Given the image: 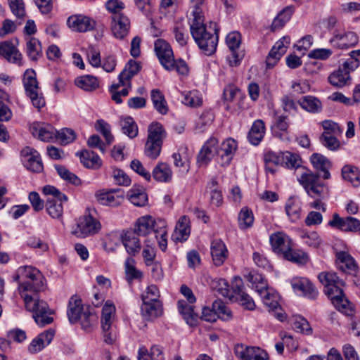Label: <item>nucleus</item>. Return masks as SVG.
I'll use <instances>...</instances> for the list:
<instances>
[{
  "label": "nucleus",
  "mask_w": 360,
  "mask_h": 360,
  "mask_svg": "<svg viewBox=\"0 0 360 360\" xmlns=\"http://www.w3.org/2000/svg\"><path fill=\"white\" fill-rule=\"evenodd\" d=\"M13 281L19 283L18 291L25 309L32 312L37 324L43 327L52 323L53 319L50 316L52 311L38 295L46 288V279L42 274L33 266H22L17 269Z\"/></svg>",
  "instance_id": "nucleus-1"
},
{
  "label": "nucleus",
  "mask_w": 360,
  "mask_h": 360,
  "mask_svg": "<svg viewBox=\"0 0 360 360\" xmlns=\"http://www.w3.org/2000/svg\"><path fill=\"white\" fill-rule=\"evenodd\" d=\"M205 0H191L193 9L192 15L193 18L190 22L191 34L198 45L199 48L210 56L215 52L217 42L218 34L216 29V24L210 22L209 27L204 24V17L200 6Z\"/></svg>",
  "instance_id": "nucleus-2"
},
{
  "label": "nucleus",
  "mask_w": 360,
  "mask_h": 360,
  "mask_svg": "<svg viewBox=\"0 0 360 360\" xmlns=\"http://www.w3.org/2000/svg\"><path fill=\"white\" fill-rule=\"evenodd\" d=\"M141 236L154 232L159 248L165 252L167 248V226L165 220L155 219L150 215L139 217L132 229Z\"/></svg>",
  "instance_id": "nucleus-3"
},
{
  "label": "nucleus",
  "mask_w": 360,
  "mask_h": 360,
  "mask_svg": "<svg viewBox=\"0 0 360 360\" xmlns=\"http://www.w3.org/2000/svg\"><path fill=\"white\" fill-rule=\"evenodd\" d=\"M318 278L324 286L325 294L330 299L333 304L338 310L345 309L348 301L344 295L341 288L345 285L344 281L339 278L334 272H321Z\"/></svg>",
  "instance_id": "nucleus-4"
},
{
  "label": "nucleus",
  "mask_w": 360,
  "mask_h": 360,
  "mask_svg": "<svg viewBox=\"0 0 360 360\" xmlns=\"http://www.w3.org/2000/svg\"><path fill=\"white\" fill-rule=\"evenodd\" d=\"M141 70L139 63L129 60L126 64L123 70L118 76L119 82L112 84L110 87V92L112 94V99L117 103H122V96H127L131 89V79Z\"/></svg>",
  "instance_id": "nucleus-5"
},
{
  "label": "nucleus",
  "mask_w": 360,
  "mask_h": 360,
  "mask_svg": "<svg viewBox=\"0 0 360 360\" xmlns=\"http://www.w3.org/2000/svg\"><path fill=\"white\" fill-rule=\"evenodd\" d=\"M155 51L161 65L167 70H176L179 75H186L188 68L183 60H175L171 46L164 39H158L155 42Z\"/></svg>",
  "instance_id": "nucleus-6"
},
{
  "label": "nucleus",
  "mask_w": 360,
  "mask_h": 360,
  "mask_svg": "<svg viewBox=\"0 0 360 360\" xmlns=\"http://www.w3.org/2000/svg\"><path fill=\"white\" fill-rule=\"evenodd\" d=\"M297 180L311 198H328V188L325 184L320 181L318 174L307 168L302 167Z\"/></svg>",
  "instance_id": "nucleus-7"
},
{
  "label": "nucleus",
  "mask_w": 360,
  "mask_h": 360,
  "mask_svg": "<svg viewBox=\"0 0 360 360\" xmlns=\"http://www.w3.org/2000/svg\"><path fill=\"white\" fill-rule=\"evenodd\" d=\"M165 131L162 125L158 122H153L148 129V139L145 146L146 155L156 159L160 154Z\"/></svg>",
  "instance_id": "nucleus-8"
},
{
  "label": "nucleus",
  "mask_w": 360,
  "mask_h": 360,
  "mask_svg": "<svg viewBox=\"0 0 360 360\" xmlns=\"http://www.w3.org/2000/svg\"><path fill=\"white\" fill-rule=\"evenodd\" d=\"M23 85L25 94L30 98L33 106L39 110L44 107L45 98L39 86L36 72L33 70H27L25 72Z\"/></svg>",
  "instance_id": "nucleus-9"
},
{
  "label": "nucleus",
  "mask_w": 360,
  "mask_h": 360,
  "mask_svg": "<svg viewBox=\"0 0 360 360\" xmlns=\"http://www.w3.org/2000/svg\"><path fill=\"white\" fill-rule=\"evenodd\" d=\"M45 195H51L48 198L46 203V210L48 214L53 219L62 217L63 212V202L68 201V197L53 186H46L43 188Z\"/></svg>",
  "instance_id": "nucleus-10"
},
{
  "label": "nucleus",
  "mask_w": 360,
  "mask_h": 360,
  "mask_svg": "<svg viewBox=\"0 0 360 360\" xmlns=\"http://www.w3.org/2000/svg\"><path fill=\"white\" fill-rule=\"evenodd\" d=\"M101 229V222L91 214H88L79 219L72 233L78 238H86L97 234Z\"/></svg>",
  "instance_id": "nucleus-11"
},
{
  "label": "nucleus",
  "mask_w": 360,
  "mask_h": 360,
  "mask_svg": "<svg viewBox=\"0 0 360 360\" xmlns=\"http://www.w3.org/2000/svg\"><path fill=\"white\" fill-rule=\"evenodd\" d=\"M238 148L237 142L231 138L225 139L219 145L217 163L221 167L229 166Z\"/></svg>",
  "instance_id": "nucleus-12"
},
{
  "label": "nucleus",
  "mask_w": 360,
  "mask_h": 360,
  "mask_svg": "<svg viewBox=\"0 0 360 360\" xmlns=\"http://www.w3.org/2000/svg\"><path fill=\"white\" fill-rule=\"evenodd\" d=\"M218 140L210 137L202 146L198 155V164L200 167L207 166L212 158L217 155L218 158Z\"/></svg>",
  "instance_id": "nucleus-13"
},
{
  "label": "nucleus",
  "mask_w": 360,
  "mask_h": 360,
  "mask_svg": "<svg viewBox=\"0 0 360 360\" xmlns=\"http://www.w3.org/2000/svg\"><path fill=\"white\" fill-rule=\"evenodd\" d=\"M24 166L33 172H41L43 164L39 153L32 148L25 147L21 151Z\"/></svg>",
  "instance_id": "nucleus-14"
},
{
  "label": "nucleus",
  "mask_w": 360,
  "mask_h": 360,
  "mask_svg": "<svg viewBox=\"0 0 360 360\" xmlns=\"http://www.w3.org/2000/svg\"><path fill=\"white\" fill-rule=\"evenodd\" d=\"M67 23L70 28L79 32H85L94 30L96 21L84 15H73L68 18Z\"/></svg>",
  "instance_id": "nucleus-15"
},
{
  "label": "nucleus",
  "mask_w": 360,
  "mask_h": 360,
  "mask_svg": "<svg viewBox=\"0 0 360 360\" xmlns=\"http://www.w3.org/2000/svg\"><path fill=\"white\" fill-rule=\"evenodd\" d=\"M139 236V234L132 229L124 231L121 236L122 243L131 256H135L141 251V243Z\"/></svg>",
  "instance_id": "nucleus-16"
},
{
  "label": "nucleus",
  "mask_w": 360,
  "mask_h": 360,
  "mask_svg": "<svg viewBox=\"0 0 360 360\" xmlns=\"http://www.w3.org/2000/svg\"><path fill=\"white\" fill-rule=\"evenodd\" d=\"M328 225L342 231H357L360 230V221L356 218L348 217L342 218L338 214L334 213Z\"/></svg>",
  "instance_id": "nucleus-17"
},
{
  "label": "nucleus",
  "mask_w": 360,
  "mask_h": 360,
  "mask_svg": "<svg viewBox=\"0 0 360 360\" xmlns=\"http://www.w3.org/2000/svg\"><path fill=\"white\" fill-rule=\"evenodd\" d=\"M32 135L42 141H53L57 137V130L51 124L34 123L30 127Z\"/></svg>",
  "instance_id": "nucleus-18"
},
{
  "label": "nucleus",
  "mask_w": 360,
  "mask_h": 360,
  "mask_svg": "<svg viewBox=\"0 0 360 360\" xmlns=\"http://www.w3.org/2000/svg\"><path fill=\"white\" fill-rule=\"evenodd\" d=\"M359 39L356 33L347 32L344 33H335L330 39V44L338 49H348L355 46L358 43Z\"/></svg>",
  "instance_id": "nucleus-19"
},
{
  "label": "nucleus",
  "mask_w": 360,
  "mask_h": 360,
  "mask_svg": "<svg viewBox=\"0 0 360 360\" xmlns=\"http://www.w3.org/2000/svg\"><path fill=\"white\" fill-rule=\"evenodd\" d=\"M130 21L125 15H121L111 18V30L113 35L120 39H124L129 33Z\"/></svg>",
  "instance_id": "nucleus-20"
},
{
  "label": "nucleus",
  "mask_w": 360,
  "mask_h": 360,
  "mask_svg": "<svg viewBox=\"0 0 360 360\" xmlns=\"http://www.w3.org/2000/svg\"><path fill=\"white\" fill-rule=\"evenodd\" d=\"M191 234L190 219L186 216H182L178 220L172 234V239L175 243H182L188 238Z\"/></svg>",
  "instance_id": "nucleus-21"
},
{
  "label": "nucleus",
  "mask_w": 360,
  "mask_h": 360,
  "mask_svg": "<svg viewBox=\"0 0 360 360\" xmlns=\"http://www.w3.org/2000/svg\"><path fill=\"white\" fill-rule=\"evenodd\" d=\"M0 56L10 63L21 64L22 54L12 41H5L0 43Z\"/></svg>",
  "instance_id": "nucleus-22"
},
{
  "label": "nucleus",
  "mask_w": 360,
  "mask_h": 360,
  "mask_svg": "<svg viewBox=\"0 0 360 360\" xmlns=\"http://www.w3.org/2000/svg\"><path fill=\"white\" fill-rule=\"evenodd\" d=\"M269 240L274 252L281 254L282 255H283L292 245L291 240L283 232L272 233L269 237Z\"/></svg>",
  "instance_id": "nucleus-23"
},
{
  "label": "nucleus",
  "mask_w": 360,
  "mask_h": 360,
  "mask_svg": "<svg viewBox=\"0 0 360 360\" xmlns=\"http://www.w3.org/2000/svg\"><path fill=\"white\" fill-rule=\"evenodd\" d=\"M174 159V165L179 168L180 172L186 174L190 169L191 155L187 146H181L177 152L172 155Z\"/></svg>",
  "instance_id": "nucleus-24"
},
{
  "label": "nucleus",
  "mask_w": 360,
  "mask_h": 360,
  "mask_svg": "<svg viewBox=\"0 0 360 360\" xmlns=\"http://www.w3.org/2000/svg\"><path fill=\"white\" fill-rule=\"evenodd\" d=\"M53 336L54 332L51 330H48L44 333H40L38 336L32 340L28 346V351L31 354H37L39 352L51 343Z\"/></svg>",
  "instance_id": "nucleus-25"
},
{
  "label": "nucleus",
  "mask_w": 360,
  "mask_h": 360,
  "mask_svg": "<svg viewBox=\"0 0 360 360\" xmlns=\"http://www.w3.org/2000/svg\"><path fill=\"white\" fill-rule=\"evenodd\" d=\"M210 248L214 265H222L228 256V250L224 243L220 239H214L212 241Z\"/></svg>",
  "instance_id": "nucleus-26"
},
{
  "label": "nucleus",
  "mask_w": 360,
  "mask_h": 360,
  "mask_svg": "<svg viewBox=\"0 0 360 360\" xmlns=\"http://www.w3.org/2000/svg\"><path fill=\"white\" fill-rule=\"evenodd\" d=\"M86 309L82 302V300L77 295H73L70 298L67 314L68 319L71 323L79 321L81 314Z\"/></svg>",
  "instance_id": "nucleus-27"
},
{
  "label": "nucleus",
  "mask_w": 360,
  "mask_h": 360,
  "mask_svg": "<svg viewBox=\"0 0 360 360\" xmlns=\"http://www.w3.org/2000/svg\"><path fill=\"white\" fill-rule=\"evenodd\" d=\"M335 257L340 270L349 274L356 271L357 264L349 253L345 251H339L336 252Z\"/></svg>",
  "instance_id": "nucleus-28"
},
{
  "label": "nucleus",
  "mask_w": 360,
  "mask_h": 360,
  "mask_svg": "<svg viewBox=\"0 0 360 360\" xmlns=\"http://www.w3.org/2000/svg\"><path fill=\"white\" fill-rule=\"evenodd\" d=\"M141 312L144 319L148 321L153 320L162 314V302H142V304L141 306Z\"/></svg>",
  "instance_id": "nucleus-29"
},
{
  "label": "nucleus",
  "mask_w": 360,
  "mask_h": 360,
  "mask_svg": "<svg viewBox=\"0 0 360 360\" xmlns=\"http://www.w3.org/2000/svg\"><path fill=\"white\" fill-rule=\"evenodd\" d=\"M328 82L333 86L342 88L349 86L352 82V77L348 72L345 71L342 67L333 72L328 77Z\"/></svg>",
  "instance_id": "nucleus-30"
},
{
  "label": "nucleus",
  "mask_w": 360,
  "mask_h": 360,
  "mask_svg": "<svg viewBox=\"0 0 360 360\" xmlns=\"http://www.w3.org/2000/svg\"><path fill=\"white\" fill-rule=\"evenodd\" d=\"M265 134V125L262 120H255L248 133V139L250 143L257 146L263 139Z\"/></svg>",
  "instance_id": "nucleus-31"
},
{
  "label": "nucleus",
  "mask_w": 360,
  "mask_h": 360,
  "mask_svg": "<svg viewBox=\"0 0 360 360\" xmlns=\"http://www.w3.org/2000/svg\"><path fill=\"white\" fill-rule=\"evenodd\" d=\"M115 307L110 301H107L103 307L101 314V327L107 330L112 326L115 317Z\"/></svg>",
  "instance_id": "nucleus-32"
},
{
  "label": "nucleus",
  "mask_w": 360,
  "mask_h": 360,
  "mask_svg": "<svg viewBox=\"0 0 360 360\" xmlns=\"http://www.w3.org/2000/svg\"><path fill=\"white\" fill-rule=\"evenodd\" d=\"M96 198L101 205L112 207L119 205L123 199L122 195L115 193V190L99 191L96 193Z\"/></svg>",
  "instance_id": "nucleus-33"
},
{
  "label": "nucleus",
  "mask_w": 360,
  "mask_h": 360,
  "mask_svg": "<svg viewBox=\"0 0 360 360\" xmlns=\"http://www.w3.org/2000/svg\"><path fill=\"white\" fill-rule=\"evenodd\" d=\"M310 160L314 167L323 172L322 177L324 179H330L329 169L331 167V163L325 156L319 153H314L311 156Z\"/></svg>",
  "instance_id": "nucleus-34"
},
{
  "label": "nucleus",
  "mask_w": 360,
  "mask_h": 360,
  "mask_svg": "<svg viewBox=\"0 0 360 360\" xmlns=\"http://www.w3.org/2000/svg\"><path fill=\"white\" fill-rule=\"evenodd\" d=\"M241 41L240 34L238 32H230L226 39V42L232 51L233 59L229 60L231 66H237L239 63V59L238 56L236 54V50L238 49Z\"/></svg>",
  "instance_id": "nucleus-35"
},
{
  "label": "nucleus",
  "mask_w": 360,
  "mask_h": 360,
  "mask_svg": "<svg viewBox=\"0 0 360 360\" xmlns=\"http://www.w3.org/2000/svg\"><path fill=\"white\" fill-rule=\"evenodd\" d=\"M124 273L129 283L134 280L141 281L143 277V272L136 267L135 260L131 257H127L124 262Z\"/></svg>",
  "instance_id": "nucleus-36"
},
{
  "label": "nucleus",
  "mask_w": 360,
  "mask_h": 360,
  "mask_svg": "<svg viewBox=\"0 0 360 360\" xmlns=\"http://www.w3.org/2000/svg\"><path fill=\"white\" fill-rule=\"evenodd\" d=\"M138 360H165L162 349L158 345H153L148 352L145 347L139 349Z\"/></svg>",
  "instance_id": "nucleus-37"
},
{
  "label": "nucleus",
  "mask_w": 360,
  "mask_h": 360,
  "mask_svg": "<svg viewBox=\"0 0 360 360\" xmlns=\"http://www.w3.org/2000/svg\"><path fill=\"white\" fill-rule=\"evenodd\" d=\"M152 174L154 179L158 182H169L172 179V171L165 162H159L154 167Z\"/></svg>",
  "instance_id": "nucleus-38"
},
{
  "label": "nucleus",
  "mask_w": 360,
  "mask_h": 360,
  "mask_svg": "<svg viewBox=\"0 0 360 360\" xmlns=\"http://www.w3.org/2000/svg\"><path fill=\"white\" fill-rule=\"evenodd\" d=\"M178 309L187 324L191 326L197 325L198 316L194 313L192 306L184 300H179L178 302Z\"/></svg>",
  "instance_id": "nucleus-39"
},
{
  "label": "nucleus",
  "mask_w": 360,
  "mask_h": 360,
  "mask_svg": "<svg viewBox=\"0 0 360 360\" xmlns=\"http://www.w3.org/2000/svg\"><path fill=\"white\" fill-rule=\"evenodd\" d=\"M301 108L311 113H319L322 110L321 101L313 96H305L299 101Z\"/></svg>",
  "instance_id": "nucleus-40"
},
{
  "label": "nucleus",
  "mask_w": 360,
  "mask_h": 360,
  "mask_svg": "<svg viewBox=\"0 0 360 360\" xmlns=\"http://www.w3.org/2000/svg\"><path fill=\"white\" fill-rule=\"evenodd\" d=\"M75 84L79 89L85 91H92L99 86V82L97 77L86 75L77 77L75 79Z\"/></svg>",
  "instance_id": "nucleus-41"
},
{
  "label": "nucleus",
  "mask_w": 360,
  "mask_h": 360,
  "mask_svg": "<svg viewBox=\"0 0 360 360\" xmlns=\"http://www.w3.org/2000/svg\"><path fill=\"white\" fill-rule=\"evenodd\" d=\"M262 299V302L269 311H275L279 307V296L277 292L268 288L258 293Z\"/></svg>",
  "instance_id": "nucleus-42"
},
{
  "label": "nucleus",
  "mask_w": 360,
  "mask_h": 360,
  "mask_svg": "<svg viewBox=\"0 0 360 360\" xmlns=\"http://www.w3.org/2000/svg\"><path fill=\"white\" fill-rule=\"evenodd\" d=\"M342 175L345 180L350 182L354 187L360 185V171L354 165H347L342 169Z\"/></svg>",
  "instance_id": "nucleus-43"
},
{
  "label": "nucleus",
  "mask_w": 360,
  "mask_h": 360,
  "mask_svg": "<svg viewBox=\"0 0 360 360\" xmlns=\"http://www.w3.org/2000/svg\"><path fill=\"white\" fill-rule=\"evenodd\" d=\"M81 162L87 168L98 169L102 165L99 156L93 151L84 150L80 155Z\"/></svg>",
  "instance_id": "nucleus-44"
},
{
  "label": "nucleus",
  "mask_w": 360,
  "mask_h": 360,
  "mask_svg": "<svg viewBox=\"0 0 360 360\" xmlns=\"http://www.w3.org/2000/svg\"><path fill=\"white\" fill-rule=\"evenodd\" d=\"M26 50L28 57L32 60H37L42 54L41 43L34 37L27 39Z\"/></svg>",
  "instance_id": "nucleus-45"
},
{
  "label": "nucleus",
  "mask_w": 360,
  "mask_h": 360,
  "mask_svg": "<svg viewBox=\"0 0 360 360\" xmlns=\"http://www.w3.org/2000/svg\"><path fill=\"white\" fill-rule=\"evenodd\" d=\"M283 257L288 261L299 264H304L309 261V256L306 252L301 250H294L292 248V245L284 253Z\"/></svg>",
  "instance_id": "nucleus-46"
},
{
  "label": "nucleus",
  "mask_w": 360,
  "mask_h": 360,
  "mask_svg": "<svg viewBox=\"0 0 360 360\" xmlns=\"http://www.w3.org/2000/svg\"><path fill=\"white\" fill-rule=\"evenodd\" d=\"M150 97L156 110L162 115H165L168 111V108L162 93L159 89H153L150 92Z\"/></svg>",
  "instance_id": "nucleus-47"
},
{
  "label": "nucleus",
  "mask_w": 360,
  "mask_h": 360,
  "mask_svg": "<svg viewBox=\"0 0 360 360\" xmlns=\"http://www.w3.org/2000/svg\"><path fill=\"white\" fill-rule=\"evenodd\" d=\"M127 197L133 205L138 207L144 206L148 201L147 195L142 188H132L129 191Z\"/></svg>",
  "instance_id": "nucleus-48"
},
{
  "label": "nucleus",
  "mask_w": 360,
  "mask_h": 360,
  "mask_svg": "<svg viewBox=\"0 0 360 360\" xmlns=\"http://www.w3.org/2000/svg\"><path fill=\"white\" fill-rule=\"evenodd\" d=\"M292 13L293 10L291 7H286L282 10L274 19L271 26V30L275 31L282 28L291 18Z\"/></svg>",
  "instance_id": "nucleus-49"
},
{
  "label": "nucleus",
  "mask_w": 360,
  "mask_h": 360,
  "mask_svg": "<svg viewBox=\"0 0 360 360\" xmlns=\"http://www.w3.org/2000/svg\"><path fill=\"white\" fill-rule=\"evenodd\" d=\"M120 125L122 131L130 139H134L138 135V127L131 117H127L120 120Z\"/></svg>",
  "instance_id": "nucleus-50"
},
{
  "label": "nucleus",
  "mask_w": 360,
  "mask_h": 360,
  "mask_svg": "<svg viewBox=\"0 0 360 360\" xmlns=\"http://www.w3.org/2000/svg\"><path fill=\"white\" fill-rule=\"evenodd\" d=\"M349 56L341 67L350 75L351 72L354 71L360 65V49L352 51Z\"/></svg>",
  "instance_id": "nucleus-51"
},
{
  "label": "nucleus",
  "mask_w": 360,
  "mask_h": 360,
  "mask_svg": "<svg viewBox=\"0 0 360 360\" xmlns=\"http://www.w3.org/2000/svg\"><path fill=\"white\" fill-rule=\"evenodd\" d=\"M259 349L252 347H245L238 345L235 347V354L240 360H254Z\"/></svg>",
  "instance_id": "nucleus-52"
},
{
  "label": "nucleus",
  "mask_w": 360,
  "mask_h": 360,
  "mask_svg": "<svg viewBox=\"0 0 360 360\" xmlns=\"http://www.w3.org/2000/svg\"><path fill=\"white\" fill-rule=\"evenodd\" d=\"M174 38L176 42L184 46L187 44L189 38L186 25L181 21L176 22L173 28Z\"/></svg>",
  "instance_id": "nucleus-53"
},
{
  "label": "nucleus",
  "mask_w": 360,
  "mask_h": 360,
  "mask_svg": "<svg viewBox=\"0 0 360 360\" xmlns=\"http://www.w3.org/2000/svg\"><path fill=\"white\" fill-rule=\"evenodd\" d=\"M285 209L292 221L295 222L300 219L301 207L295 199L290 198L286 202Z\"/></svg>",
  "instance_id": "nucleus-54"
},
{
  "label": "nucleus",
  "mask_w": 360,
  "mask_h": 360,
  "mask_svg": "<svg viewBox=\"0 0 360 360\" xmlns=\"http://www.w3.org/2000/svg\"><path fill=\"white\" fill-rule=\"evenodd\" d=\"M238 220L240 229L245 230L251 227L254 221L252 212L247 207L242 208L239 212Z\"/></svg>",
  "instance_id": "nucleus-55"
},
{
  "label": "nucleus",
  "mask_w": 360,
  "mask_h": 360,
  "mask_svg": "<svg viewBox=\"0 0 360 360\" xmlns=\"http://www.w3.org/2000/svg\"><path fill=\"white\" fill-rule=\"evenodd\" d=\"M248 280L251 283L252 288L258 293L268 288L267 282L261 274L250 273L248 276Z\"/></svg>",
  "instance_id": "nucleus-56"
},
{
  "label": "nucleus",
  "mask_w": 360,
  "mask_h": 360,
  "mask_svg": "<svg viewBox=\"0 0 360 360\" xmlns=\"http://www.w3.org/2000/svg\"><path fill=\"white\" fill-rule=\"evenodd\" d=\"M55 168L60 178L68 183L75 186H78L81 184L80 179L64 166L56 165H55Z\"/></svg>",
  "instance_id": "nucleus-57"
},
{
  "label": "nucleus",
  "mask_w": 360,
  "mask_h": 360,
  "mask_svg": "<svg viewBox=\"0 0 360 360\" xmlns=\"http://www.w3.org/2000/svg\"><path fill=\"white\" fill-rule=\"evenodd\" d=\"M105 8L111 14V18L124 14L123 11L125 5L120 0H108L105 3Z\"/></svg>",
  "instance_id": "nucleus-58"
},
{
  "label": "nucleus",
  "mask_w": 360,
  "mask_h": 360,
  "mask_svg": "<svg viewBox=\"0 0 360 360\" xmlns=\"http://www.w3.org/2000/svg\"><path fill=\"white\" fill-rule=\"evenodd\" d=\"M160 291L155 285H150L142 292L141 298L142 302H161L160 300Z\"/></svg>",
  "instance_id": "nucleus-59"
},
{
  "label": "nucleus",
  "mask_w": 360,
  "mask_h": 360,
  "mask_svg": "<svg viewBox=\"0 0 360 360\" xmlns=\"http://www.w3.org/2000/svg\"><path fill=\"white\" fill-rule=\"evenodd\" d=\"M183 100L182 103L186 105L191 107H198L200 106L202 100L200 96V94L198 91H191L186 93H183Z\"/></svg>",
  "instance_id": "nucleus-60"
},
{
  "label": "nucleus",
  "mask_w": 360,
  "mask_h": 360,
  "mask_svg": "<svg viewBox=\"0 0 360 360\" xmlns=\"http://www.w3.org/2000/svg\"><path fill=\"white\" fill-rule=\"evenodd\" d=\"M212 305L217 319L227 321L231 318V311L222 301L216 300L213 302Z\"/></svg>",
  "instance_id": "nucleus-61"
},
{
  "label": "nucleus",
  "mask_w": 360,
  "mask_h": 360,
  "mask_svg": "<svg viewBox=\"0 0 360 360\" xmlns=\"http://www.w3.org/2000/svg\"><path fill=\"white\" fill-rule=\"evenodd\" d=\"M303 243L309 247L317 248L321 243V239L317 232L303 233L301 235Z\"/></svg>",
  "instance_id": "nucleus-62"
},
{
  "label": "nucleus",
  "mask_w": 360,
  "mask_h": 360,
  "mask_svg": "<svg viewBox=\"0 0 360 360\" xmlns=\"http://www.w3.org/2000/svg\"><path fill=\"white\" fill-rule=\"evenodd\" d=\"M213 120V113L210 110L205 111L200 115L196 121V129L200 131H203L207 126L211 124Z\"/></svg>",
  "instance_id": "nucleus-63"
},
{
  "label": "nucleus",
  "mask_w": 360,
  "mask_h": 360,
  "mask_svg": "<svg viewBox=\"0 0 360 360\" xmlns=\"http://www.w3.org/2000/svg\"><path fill=\"white\" fill-rule=\"evenodd\" d=\"M95 127L105 138L108 144H110L113 141V136L110 132V125L103 120H97Z\"/></svg>",
  "instance_id": "nucleus-64"
}]
</instances>
